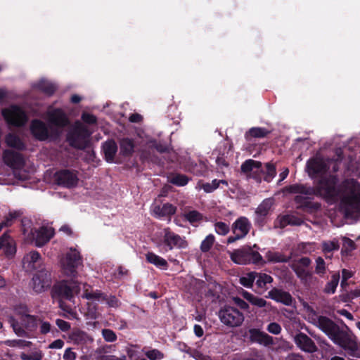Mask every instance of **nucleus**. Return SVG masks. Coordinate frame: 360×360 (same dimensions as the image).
<instances>
[{
	"instance_id": "27",
	"label": "nucleus",
	"mask_w": 360,
	"mask_h": 360,
	"mask_svg": "<svg viewBox=\"0 0 360 360\" xmlns=\"http://www.w3.org/2000/svg\"><path fill=\"white\" fill-rule=\"evenodd\" d=\"M106 293L100 290H93L90 285L84 284L82 297L88 300L103 302Z\"/></svg>"
},
{
	"instance_id": "39",
	"label": "nucleus",
	"mask_w": 360,
	"mask_h": 360,
	"mask_svg": "<svg viewBox=\"0 0 360 360\" xmlns=\"http://www.w3.org/2000/svg\"><path fill=\"white\" fill-rule=\"evenodd\" d=\"M272 205L273 202L271 199L264 200L256 209L255 214H259L260 216L262 217H266L269 213Z\"/></svg>"
},
{
	"instance_id": "33",
	"label": "nucleus",
	"mask_w": 360,
	"mask_h": 360,
	"mask_svg": "<svg viewBox=\"0 0 360 360\" xmlns=\"http://www.w3.org/2000/svg\"><path fill=\"white\" fill-rule=\"evenodd\" d=\"M6 143L9 147L18 150H24L26 148V146L22 139L14 134L10 133L6 135Z\"/></svg>"
},
{
	"instance_id": "38",
	"label": "nucleus",
	"mask_w": 360,
	"mask_h": 360,
	"mask_svg": "<svg viewBox=\"0 0 360 360\" xmlns=\"http://www.w3.org/2000/svg\"><path fill=\"white\" fill-rule=\"evenodd\" d=\"M255 281L257 288L264 290L267 289L266 285L273 282V278L265 273L257 272Z\"/></svg>"
},
{
	"instance_id": "21",
	"label": "nucleus",
	"mask_w": 360,
	"mask_h": 360,
	"mask_svg": "<svg viewBox=\"0 0 360 360\" xmlns=\"http://www.w3.org/2000/svg\"><path fill=\"white\" fill-rule=\"evenodd\" d=\"M294 200L295 203L298 205L297 208L302 209L304 211L313 212L321 208V204L317 202H312L310 197H304L298 195L295 197Z\"/></svg>"
},
{
	"instance_id": "31",
	"label": "nucleus",
	"mask_w": 360,
	"mask_h": 360,
	"mask_svg": "<svg viewBox=\"0 0 360 360\" xmlns=\"http://www.w3.org/2000/svg\"><path fill=\"white\" fill-rule=\"evenodd\" d=\"M271 131L264 127H252L245 134L246 141H250L252 138H264L266 137Z\"/></svg>"
},
{
	"instance_id": "49",
	"label": "nucleus",
	"mask_w": 360,
	"mask_h": 360,
	"mask_svg": "<svg viewBox=\"0 0 360 360\" xmlns=\"http://www.w3.org/2000/svg\"><path fill=\"white\" fill-rule=\"evenodd\" d=\"M215 241V238L214 235L209 234L206 236V238L202 241L200 244V249L202 252H209L212 248L214 243Z\"/></svg>"
},
{
	"instance_id": "7",
	"label": "nucleus",
	"mask_w": 360,
	"mask_h": 360,
	"mask_svg": "<svg viewBox=\"0 0 360 360\" xmlns=\"http://www.w3.org/2000/svg\"><path fill=\"white\" fill-rule=\"evenodd\" d=\"M30 131L35 139L39 141H56L60 138L57 129L51 128L41 120L34 119L30 124Z\"/></svg>"
},
{
	"instance_id": "45",
	"label": "nucleus",
	"mask_w": 360,
	"mask_h": 360,
	"mask_svg": "<svg viewBox=\"0 0 360 360\" xmlns=\"http://www.w3.org/2000/svg\"><path fill=\"white\" fill-rule=\"evenodd\" d=\"M25 259H26L29 262V265L32 269H37V265H39L41 257L40 254L37 251H32L27 255Z\"/></svg>"
},
{
	"instance_id": "60",
	"label": "nucleus",
	"mask_w": 360,
	"mask_h": 360,
	"mask_svg": "<svg viewBox=\"0 0 360 360\" xmlns=\"http://www.w3.org/2000/svg\"><path fill=\"white\" fill-rule=\"evenodd\" d=\"M233 301L240 309L249 312V304L245 300L238 297H233Z\"/></svg>"
},
{
	"instance_id": "5",
	"label": "nucleus",
	"mask_w": 360,
	"mask_h": 360,
	"mask_svg": "<svg viewBox=\"0 0 360 360\" xmlns=\"http://www.w3.org/2000/svg\"><path fill=\"white\" fill-rule=\"evenodd\" d=\"M240 169L245 174L252 172V177L258 182H261L262 179L270 182L276 175V169L273 163H266L264 169L261 162L252 159L245 160L241 165Z\"/></svg>"
},
{
	"instance_id": "36",
	"label": "nucleus",
	"mask_w": 360,
	"mask_h": 360,
	"mask_svg": "<svg viewBox=\"0 0 360 360\" xmlns=\"http://www.w3.org/2000/svg\"><path fill=\"white\" fill-rule=\"evenodd\" d=\"M20 321L23 327L28 330L32 331L37 326V320L35 316L22 313Z\"/></svg>"
},
{
	"instance_id": "1",
	"label": "nucleus",
	"mask_w": 360,
	"mask_h": 360,
	"mask_svg": "<svg viewBox=\"0 0 360 360\" xmlns=\"http://www.w3.org/2000/svg\"><path fill=\"white\" fill-rule=\"evenodd\" d=\"M315 325L324 333L333 342L343 349L355 352L358 349L356 342L346 330L340 328L332 319L325 316H319Z\"/></svg>"
},
{
	"instance_id": "57",
	"label": "nucleus",
	"mask_w": 360,
	"mask_h": 360,
	"mask_svg": "<svg viewBox=\"0 0 360 360\" xmlns=\"http://www.w3.org/2000/svg\"><path fill=\"white\" fill-rule=\"evenodd\" d=\"M105 300L103 302H105L109 307L118 308L121 305V302L117 298L115 295L108 296L105 295Z\"/></svg>"
},
{
	"instance_id": "52",
	"label": "nucleus",
	"mask_w": 360,
	"mask_h": 360,
	"mask_svg": "<svg viewBox=\"0 0 360 360\" xmlns=\"http://www.w3.org/2000/svg\"><path fill=\"white\" fill-rule=\"evenodd\" d=\"M315 273L321 277L326 273V262L321 257H318L316 259Z\"/></svg>"
},
{
	"instance_id": "23",
	"label": "nucleus",
	"mask_w": 360,
	"mask_h": 360,
	"mask_svg": "<svg viewBox=\"0 0 360 360\" xmlns=\"http://www.w3.org/2000/svg\"><path fill=\"white\" fill-rule=\"evenodd\" d=\"M1 249H4L5 255L8 257L14 256L16 252L15 240L6 232L0 237Z\"/></svg>"
},
{
	"instance_id": "34",
	"label": "nucleus",
	"mask_w": 360,
	"mask_h": 360,
	"mask_svg": "<svg viewBox=\"0 0 360 360\" xmlns=\"http://www.w3.org/2000/svg\"><path fill=\"white\" fill-rule=\"evenodd\" d=\"M35 87L49 96L53 95L57 89L55 84L45 79L40 80Z\"/></svg>"
},
{
	"instance_id": "61",
	"label": "nucleus",
	"mask_w": 360,
	"mask_h": 360,
	"mask_svg": "<svg viewBox=\"0 0 360 360\" xmlns=\"http://www.w3.org/2000/svg\"><path fill=\"white\" fill-rule=\"evenodd\" d=\"M267 330L272 334L278 335L281 331L280 324L276 322H271L267 326Z\"/></svg>"
},
{
	"instance_id": "30",
	"label": "nucleus",
	"mask_w": 360,
	"mask_h": 360,
	"mask_svg": "<svg viewBox=\"0 0 360 360\" xmlns=\"http://www.w3.org/2000/svg\"><path fill=\"white\" fill-rule=\"evenodd\" d=\"M146 259L148 263L152 264L161 269L167 270L169 267V264L166 259L157 255L153 252H148L146 255Z\"/></svg>"
},
{
	"instance_id": "17",
	"label": "nucleus",
	"mask_w": 360,
	"mask_h": 360,
	"mask_svg": "<svg viewBox=\"0 0 360 360\" xmlns=\"http://www.w3.org/2000/svg\"><path fill=\"white\" fill-rule=\"evenodd\" d=\"M311 264L309 257H303L293 262L290 267L296 274L297 277L300 279L302 283L307 282L312 278V271L307 269Z\"/></svg>"
},
{
	"instance_id": "63",
	"label": "nucleus",
	"mask_w": 360,
	"mask_h": 360,
	"mask_svg": "<svg viewBox=\"0 0 360 360\" xmlns=\"http://www.w3.org/2000/svg\"><path fill=\"white\" fill-rule=\"evenodd\" d=\"M250 303L258 307H264L268 304L267 302L262 297L254 295Z\"/></svg>"
},
{
	"instance_id": "40",
	"label": "nucleus",
	"mask_w": 360,
	"mask_h": 360,
	"mask_svg": "<svg viewBox=\"0 0 360 360\" xmlns=\"http://www.w3.org/2000/svg\"><path fill=\"white\" fill-rule=\"evenodd\" d=\"M183 217L192 225L195 223L201 221L203 218L202 214L197 210L185 212L183 214Z\"/></svg>"
},
{
	"instance_id": "48",
	"label": "nucleus",
	"mask_w": 360,
	"mask_h": 360,
	"mask_svg": "<svg viewBox=\"0 0 360 360\" xmlns=\"http://www.w3.org/2000/svg\"><path fill=\"white\" fill-rule=\"evenodd\" d=\"M339 279L340 276L338 274L333 275L331 280L326 283L324 288V292L329 294L334 293L338 285Z\"/></svg>"
},
{
	"instance_id": "54",
	"label": "nucleus",
	"mask_w": 360,
	"mask_h": 360,
	"mask_svg": "<svg viewBox=\"0 0 360 360\" xmlns=\"http://www.w3.org/2000/svg\"><path fill=\"white\" fill-rule=\"evenodd\" d=\"M214 228L217 233L222 236L227 234L230 230L229 225L222 221L216 222L214 224Z\"/></svg>"
},
{
	"instance_id": "42",
	"label": "nucleus",
	"mask_w": 360,
	"mask_h": 360,
	"mask_svg": "<svg viewBox=\"0 0 360 360\" xmlns=\"http://www.w3.org/2000/svg\"><path fill=\"white\" fill-rule=\"evenodd\" d=\"M257 276L256 271H250L239 279L240 283L245 288H252Z\"/></svg>"
},
{
	"instance_id": "26",
	"label": "nucleus",
	"mask_w": 360,
	"mask_h": 360,
	"mask_svg": "<svg viewBox=\"0 0 360 360\" xmlns=\"http://www.w3.org/2000/svg\"><path fill=\"white\" fill-rule=\"evenodd\" d=\"M35 244L37 247H41L48 243L53 236L54 232L51 229L45 226L35 231Z\"/></svg>"
},
{
	"instance_id": "35",
	"label": "nucleus",
	"mask_w": 360,
	"mask_h": 360,
	"mask_svg": "<svg viewBox=\"0 0 360 360\" xmlns=\"http://www.w3.org/2000/svg\"><path fill=\"white\" fill-rule=\"evenodd\" d=\"M279 227L281 229L285 228L288 225L300 226L303 223V221L294 215L285 214L278 218Z\"/></svg>"
},
{
	"instance_id": "2",
	"label": "nucleus",
	"mask_w": 360,
	"mask_h": 360,
	"mask_svg": "<svg viewBox=\"0 0 360 360\" xmlns=\"http://www.w3.org/2000/svg\"><path fill=\"white\" fill-rule=\"evenodd\" d=\"M337 184V177L334 175H330L321 177L315 187L307 184H295L290 185L288 191L291 193L321 196L328 200H333L338 196Z\"/></svg>"
},
{
	"instance_id": "16",
	"label": "nucleus",
	"mask_w": 360,
	"mask_h": 360,
	"mask_svg": "<svg viewBox=\"0 0 360 360\" xmlns=\"http://www.w3.org/2000/svg\"><path fill=\"white\" fill-rule=\"evenodd\" d=\"M54 180L58 186L67 188H72L77 185L79 179L76 171L63 169L55 173Z\"/></svg>"
},
{
	"instance_id": "15",
	"label": "nucleus",
	"mask_w": 360,
	"mask_h": 360,
	"mask_svg": "<svg viewBox=\"0 0 360 360\" xmlns=\"http://www.w3.org/2000/svg\"><path fill=\"white\" fill-rule=\"evenodd\" d=\"M251 227L252 224L247 217H238L231 226L233 235L228 238L227 243H233L236 240L244 238L248 234Z\"/></svg>"
},
{
	"instance_id": "37",
	"label": "nucleus",
	"mask_w": 360,
	"mask_h": 360,
	"mask_svg": "<svg viewBox=\"0 0 360 360\" xmlns=\"http://www.w3.org/2000/svg\"><path fill=\"white\" fill-rule=\"evenodd\" d=\"M70 339L75 345H83L86 343L89 335L86 332L77 329L71 333Z\"/></svg>"
},
{
	"instance_id": "58",
	"label": "nucleus",
	"mask_w": 360,
	"mask_h": 360,
	"mask_svg": "<svg viewBox=\"0 0 360 360\" xmlns=\"http://www.w3.org/2000/svg\"><path fill=\"white\" fill-rule=\"evenodd\" d=\"M5 345L12 347H24L26 346V341L23 340H7Z\"/></svg>"
},
{
	"instance_id": "51",
	"label": "nucleus",
	"mask_w": 360,
	"mask_h": 360,
	"mask_svg": "<svg viewBox=\"0 0 360 360\" xmlns=\"http://www.w3.org/2000/svg\"><path fill=\"white\" fill-rule=\"evenodd\" d=\"M342 248L341 252L342 255H348L349 252H351L352 250L356 249V244L355 243L351 240L350 238L347 237H343L342 238Z\"/></svg>"
},
{
	"instance_id": "10",
	"label": "nucleus",
	"mask_w": 360,
	"mask_h": 360,
	"mask_svg": "<svg viewBox=\"0 0 360 360\" xmlns=\"http://www.w3.org/2000/svg\"><path fill=\"white\" fill-rule=\"evenodd\" d=\"M219 318L221 322L228 327H238L244 321L245 316L237 308L225 305L219 311Z\"/></svg>"
},
{
	"instance_id": "12",
	"label": "nucleus",
	"mask_w": 360,
	"mask_h": 360,
	"mask_svg": "<svg viewBox=\"0 0 360 360\" xmlns=\"http://www.w3.org/2000/svg\"><path fill=\"white\" fill-rule=\"evenodd\" d=\"M52 284V276L51 271L41 268L37 270L33 274L31 285L36 293H41L49 289Z\"/></svg>"
},
{
	"instance_id": "13",
	"label": "nucleus",
	"mask_w": 360,
	"mask_h": 360,
	"mask_svg": "<svg viewBox=\"0 0 360 360\" xmlns=\"http://www.w3.org/2000/svg\"><path fill=\"white\" fill-rule=\"evenodd\" d=\"M47 120L51 128L57 129L60 136L63 130L70 124V120L66 112L61 108H53L47 112Z\"/></svg>"
},
{
	"instance_id": "62",
	"label": "nucleus",
	"mask_w": 360,
	"mask_h": 360,
	"mask_svg": "<svg viewBox=\"0 0 360 360\" xmlns=\"http://www.w3.org/2000/svg\"><path fill=\"white\" fill-rule=\"evenodd\" d=\"M99 355L96 357V360H127L125 356L118 358L114 355L102 354L101 351H98Z\"/></svg>"
},
{
	"instance_id": "24",
	"label": "nucleus",
	"mask_w": 360,
	"mask_h": 360,
	"mask_svg": "<svg viewBox=\"0 0 360 360\" xmlns=\"http://www.w3.org/2000/svg\"><path fill=\"white\" fill-rule=\"evenodd\" d=\"M176 212V207L171 203L167 202L162 205H155L153 208L154 216L156 218L162 219L170 217Z\"/></svg>"
},
{
	"instance_id": "55",
	"label": "nucleus",
	"mask_w": 360,
	"mask_h": 360,
	"mask_svg": "<svg viewBox=\"0 0 360 360\" xmlns=\"http://www.w3.org/2000/svg\"><path fill=\"white\" fill-rule=\"evenodd\" d=\"M150 148L155 149L160 153H168L169 150V148L166 143L156 141L151 142Z\"/></svg>"
},
{
	"instance_id": "43",
	"label": "nucleus",
	"mask_w": 360,
	"mask_h": 360,
	"mask_svg": "<svg viewBox=\"0 0 360 360\" xmlns=\"http://www.w3.org/2000/svg\"><path fill=\"white\" fill-rule=\"evenodd\" d=\"M189 171L196 176H204L207 172V167L202 162L191 163L189 165Z\"/></svg>"
},
{
	"instance_id": "53",
	"label": "nucleus",
	"mask_w": 360,
	"mask_h": 360,
	"mask_svg": "<svg viewBox=\"0 0 360 360\" xmlns=\"http://www.w3.org/2000/svg\"><path fill=\"white\" fill-rule=\"evenodd\" d=\"M145 355L150 360H160L165 357V354L161 351L157 349H153L147 351L145 353Z\"/></svg>"
},
{
	"instance_id": "8",
	"label": "nucleus",
	"mask_w": 360,
	"mask_h": 360,
	"mask_svg": "<svg viewBox=\"0 0 360 360\" xmlns=\"http://www.w3.org/2000/svg\"><path fill=\"white\" fill-rule=\"evenodd\" d=\"M91 134L86 126L77 122L73 129L67 134L66 139L71 147L83 150L87 146L86 139L91 136Z\"/></svg>"
},
{
	"instance_id": "9",
	"label": "nucleus",
	"mask_w": 360,
	"mask_h": 360,
	"mask_svg": "<svg viewBox=\"0 0 360 360\" xmlns=\"http://www.w3.org/2000/svg\"><path fill=\"white\" fill-rule=\"evenodd\" d=\"M163 233L162 242L158 245V247L162 246V251L163 252H167L174 248L186 249L188 248V243L185 237L175 233L169 227L165 228Z\"/></svg>"
},
{
	"instance_id": "32",
	"label": "nucleus",
	"mask_w": 360,
	"mask_h": 360,
	"mask_svg": "<svg viewBox=\"0 0 360 360\" xmlns=\"http://www.w3.org/2000/svg\"><path fill=\"white\" fill-rule=\"evenodd\" d=\"M265 257L266 258L267 261L270 263H286L291 259L292 255L286 256L283 253L280 252H273L269 250L266 253Z\"/></svg>"
},
{
	"instance_id": "19",
	"label": "nucleus",
	"mask_w": 360,
	"mask_h": 360,
	"mask_svg": "<svg viewBox=\"0 0 360 360\" xmlns=\"http://www.w3.org/2000/svg\"><path fill=\"white\" fill-rule=\"evenodd\" d=\"M266 297L285 306H291L294 301L292 296L289 292L277 288H273L269 290Z\"/></svg>"
},
{
	"instance_id": "41",
	"label": "nucleus",
	"mask_w": 360,
	"mask_h": 360,
	"mask_svg": "<svg viewBox=\"0 0 360 360\" xmlns=\"http://www.w3.org/2000/svg\"><path fill=\"white\" fill-rule=\"evenodd\" d=\"M221 184L226 186L228 185V183L226 180L214 179L211 183L207 182L202 184L201 188H202L205 193H212L214 191L219 188Z\"/></svg>"
},
{
	"instance_id": "47",
	"label": "nucleus",
	"mask_w": 360,
	"mask_h": 360,
	"mask_svg": "<svg viewBox=\"0 0 360 360\" xmlns=\"http://www.w3.org/2000/svg\"><path fill=\"white\" fill-rule=\"evenodd\" d=\"M22 214L20 211H13L10 212L7 216L5 217L4 219L1 221L2 224L5 226V227L11 226L15 220L18 219Z\"/></svg>"
},
{
	"instance_id": "4",
	"label": "nucleus",
	"mask_w": 360,
	"mask_h": 360,
	"mask_svg": "<svg viewBox=\"0 0 360 360\" xmlns=\"http://www.w3.org/2000/svg\"><path fill=\"white\" fill-rule=\"evenodd\" d=\"M79 290L80 287L77 282L62 280L53 284L51 290V296L53 300L58 302L60 309L67 311L64 300H72Z\"/></svg>"
},
{
	"instance_id": "18",
	"label": "nucleus",
	"mask_w": 360,
	"mask_h": 360,
	"mask_svg": "<svg viewBox=\"0 0 360 360\" xmlns=\"http://www.w3.org/2000/svg\"><path fill=\"white\" fill-rule=\"evenodd\" d=\"M329 167L321 157H314L309 159L306 165V170L311 178H315L326 174Z\"/></svg>"
},
{
	"instance_id": "56",
	"label": "nucleus",
	"mask_w": 360,
	"mask_h": 360,
	"mask_svg": "<svg viewBox=\"0 0 360 360\" xmlns=\"http://www.w3.org/2000/svg\"><path fill=\"white\" fill-rule=\"evenodd\" d=\"M102 335L103 339L108 342H113L117 340V335L111 329H103L102 330Z\"/></svg>"
},
{
	"instance_id": "29",
	"label": "nucleus",
	"mask_w": 360,
	"mask_h": 360,
	"mask_svg": "<svg viewBox=\"0 0 360 360\" xmlns=\"http://www.w3.org/2000/svg\"><path fill=\"white\" fill-rule=\"evenodd\" d=\"M135 143L132 139L123 138L120 141V154L124 157H131L134 152Z\"/></svg>"
},
{
	"instance_id": "11",
	"label": "nucleus",
	"mask_w": 360,
	"mask_h": 360,
	"mask_svg": "<svg viewBox=\"0 0 360 360\" xmlns=\"http://www.w3.org/2000/svg\"><path fill=\"white\" fill-rule=\"evenodd\" d=\"M82 263V257L79 251L71 248L66 253L62 262V268L65 275L75 278L77 276V268Z\"/></svg>"
},
{
	"instance_id": "46",
	"label": "nucleus",
	"mask_w": 360,
	"mask_h": 360,
	"mask_svg": "<svg viewBox=\"0 0 360 360\" xmlns=\"http://www.w3.org/2000/svg\"><path fill=\"white\" fill-rule=\"evenodd\" d=\"M8 322L11 326L12 327L13 331L18 336H27V332L25 331V330L19 325L18 321L13 316L8 317Z\"/></svg>"
},
{
	"instance_id": "20",
	"label": "nucleus",
	"mask_w": 360,
	"mask_h": 360,
	"mask_svg": "<svg viewBox=\"0 0 360 360\" xmlns=\"http://www.w3.org/2000/svg\"><path fill=\"white\" fill-rule=\"evenodd\" d=\"M295 342L300 349L308 353H314L318 349L312 339L302 332L295 335Z\"/></svg>"
},
{
	"instance_id": "28",
	"label": "nucleus",
	"mask_w": 360,
	"mask_h": 360,
	"mask_svg": "<svg viewBox=\"0 0 360 360\" xmlns=\"http://www.w3.org/2000/svg\"><path fill=\"white\" fill-rule=\"evenodd\" d=\"M105 159L108 162H112L117 152V145L115 140L108 139L102 145Z\"/></svg>"
},
{
	"instance_id": "50",
	"label": "nucleus",
	"mask_w": 360,
	"mask_h": 360,
	"mask_svg": "<svg viewBox=\"0 0 360 360\" xmlns=\"http://www.w3.org/2000/svg\"><path fill=\"white\" fill-rule=\"evenodd\" d=\"M340 248V245L336 239L329 241H323L322 243V250L325 254L338 250Z\"/></svg>"
},
{
	"instance_id": "59",
	"label": "nucleus",
	"mask_w": 360,
	"mask_h": 360,
	"mask_svg": "<svg viewBox=\"0 0 360 360\" xmlns=\"http://www.w3.org/2000/svg\"><path fill=\"white\" fill-rule=\"evenodd\" d=\"M82 121L88 124H95L97 123V118L95 115L88 113L83 112L82 115Z\"/></svg>"
},
{
	"instance_id": "44",
	"label": "nucleus",
	"mask_w": 360,
	"mask_h": 360,
	"mask_svg": "<svg viewBox=\"0 0 360 360\" xmlns=\"http://www.w3.org/2000/svg\"><path fill=\"white\" fill-rule=\"evenodd\" d=\"M189 181V178L182 174H175L169 179V182L177 186H184Z\"/></svg>"
},
{
	"instance_id": "22",
	"label": "nucleus",
	"mask_w": 360,
	"mask_h": 360,
	"mask_svg": "<svg viewBox=\"0 0 360 360\" xmlns=\"http://www.w3.org/2000/svg\"><path fill=\"white\" fill-rule=\"evenodd\" d=\"M3 160L10 167H21L24 164L22 154L11 150H5L3 153Z\"/></svg>"
},
{
	"instance_id": "64",
	"label": "nucleus",
	"mask_w": 360,
	"mask_h": 360,
	"mask_svg": "<svg viewBox=\"0 0 360 360\" xmlns=\"http://www.w3.org/2000/svg\"><path fill=\"white\" fill-rule=\"evenodd\" d=\"M56 323L63 332H67L70 329V323L65 320L58 319L56 321Z\"/></svg>"
},
{
	"instance_id": "25",
	"label": "nucleus",
	"mask_w": 360,
	"mask_h": 360,
	"mask_svg": "<svg viewBox=\"0 0 360 360\" xmlns=\"http://www.w3.org/2000/svg\"><path fill=\"white\" fill-rule=\"evenodd\" d=\"M250 340L252 342H257L264 346H269L274 343L271 336L267 333L259 330V329L252 328L249 330Z\"/></svg>"
},
{
	"instance_id": "6",
	"label": "nucleus",
	"mask_w": 360,
	"mask_h": 360,
	"mask_svg": "<svg viewBox=\"0 0 360 360\" xmlns=\"http://www.w3.org/2000/svg\"><path fill=\"white\" fill-rule=\"evenodd\" d=\"M231 259L237 264H263L265 262L257 250L250 246H244L230 253Z\"/></svg>"
},
{
	"instance_id": "3",
	"label": "nucleus",
	"mask_w": 360,
	"mask_h": 360,
	"mask_svg": "<svg viewBox=\"0 0 360 360\" xmlns=\"http://www.w3.org/2000/svg\"><path fill=\"white\" fill-rule=\"evenodd\" d=\"M340 210L346 217H352L360 211V184L356 181L346 186L340 198Z\"/></svg>"
},
{
	"instance_id": "14",
	"label": "nucleus",
	"mask_w": 360,
	"mask_h": 360,
	"mask_svg": "<svg viewBox=\"0 0 360 360\" xmlns=\"http://www.w3.org/2000/svg\"><path fill=\"white\" fill-rule=\"evenodd\" d=\"M2 115L6 122L14 127H22L27 121L25 112L18 105H12L9 108L2 110Z\"/></svg>"
}]
</instances>
